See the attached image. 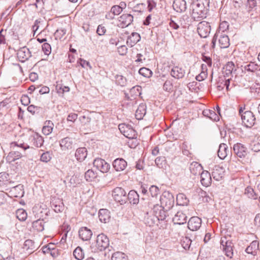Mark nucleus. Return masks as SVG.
I'll use <instances>...</instances> for the list:
<instances>
[{"label": "nucleus", "instance_id": "23", "mask_svg": "<svg viewBox=\"0 0 260 260\" xmlns=\"http://www.w3.org/2000/svg\"><path fill=\"white\" fill-rule=\"evenodd\" d=\"M87 150L85 147H80L76 149L75 156L77 161L82 162L86 158Z\"/></svg>", "mask_w": 260, "mask_h": 260}, {"label": "nucleus", "instance_id": "10", "mask_svg": "<svg viewBox=\"0 0 260 260\" xmlns=\"http://www.w3.org/2000/svg\"><path fill=\"white\" fill-rule=\"evenodd\" d=\"M229 23L226 21H223L221 22L219 24L218 30V31L215 33L214 35L212 40V47H214L215 46L216 40H217L218 36L219 34H223V33L226 31V30L229 28Z\"/></svg>", "mask_w": 260, "mask_h": 260}, {"label": "nucleus", "instance_id": "52", "mask_svg": "<svg viewBox=\"0 0 260 260\" xmlns=\"http://www.w3.org/2000/svg\"><path fill=\"white\" fill-rule=\"evenodd\" d=\"M223 69L226 71H231L234 73L237 70L234 63L232 61L228 62L223 67Z\"/></svg>", "mask_w": 260, "mask_h": 260}, {"label": "nucleus", "instance_id": "56", "mask_svg": "<svg viewBox=\"0 0 260 260\" xmlns=\"http://www.w3.org/2000/svg\"><path fill=\"white\" fill-rule=\"evenodd\" d=\"M250 148L254 152L260 151V140L253 141L250 144Z\"/></svg>", "mask_w": 260, "mask_h": 260}, {"label": "nucleus", "instance_id": "32", "mask_svg": "<svg viewBox=\"0 0 260 260\" xmlns=\"http://www.w3.org/2000/svg\"><path fill=\"white\" fill-rule=\"evenodd\" d=\"M258 242L257 241H253L250 243V245L246 248L245 251L248 254L254 255L257 253L258 250Z\"/></svg>", "mask_w": 260, "mask_h": 260}, {"label": "nucleus", "instance_id": "47", "mask_svg": "<svg viewBox=\"0 0 260 260\" xmlns=\"http://www.w3.org/2000/svg\"><path fill=\"white\" fill-rule=\"evenodd\" d=\"M17 218L20 221H25L27 217L26 212L22 209H18L16 213Z\"/></svg>", "mask_w": 260, "mask_h": 260}, {"label": "nucleus", "instance_id": "37", "mask_svg": "<svg viewBox=\"0 0 260 260\" xmlns=\"http://www.w3.org/2000/svg\"><path fill=\"white\" fill-rule=\"evenodd\" d=\"M33 229L37 232H42L44 230V222L43 219H38L32 223Z\"/></svg>", "mask_w": 260, "mask_h": 260}, {"label": "nucleus", "instance_id": "16", "mask_svg": "<svg viewBox=\"0 0 260 260\" xmlns=\"http://www.w3.org/2000/svg\"><path fill=\"white\" fill-rule=\"evenodd\" d=\"M202 220L200 218L193 216L190 218L188 222V228L189 230L194 231L201 227Z\"/></svg>", "mask_w": 260, "mask_h": 260}, {"label": "nucleus", "instance_id": "25", "mask_svg": "<svg viewBox=\"0 0 260 260\" xmlns=\"http://www.w3.org/2000/svg\"><path fill=\"white\" fill-rule=\"evenodd\" d=\"M224 172V169L222 167L216 165L213 169L212 176L215 180L219 181L222 178Z\"/></svg>", "mask_w": 260, "mask_h": 260}, {"label": "nucleus", "instance_id": "64", "mask_svg": "<svg viewBox=\"0 0 260 260\" xmlns=\"http://www.w3.org/2000/svg\"><path fill=\"white\" fill-rule=\"evenodd\" d=\"M79 120L83 125H85L90 123L91 118L89 116L83 115L79 117Z\"/></svg>", "mask_w": 260, "mask_h": 260}, {"label": "nucleus", "instance_id": "4", "mask_svg": "<svg viewBox=\"0 0 260 260\" xmlns=\"http://www.w3.org/2000/svg\"><path fill=\"white\" fill-rule=\"evenodd\" d=\"M242 110H239L241 119L243 124L247 127H251L255 123V118L253 113L250 111H246L242 113Z\"/></svg>", "mask_w": 260, "mask_h": 260}, {"label": "nucleus", "instance_id": "39", "mask_svg": "<svg viewBox=\"0 0 260 260\" xmlns=\"http://www.w3.org/2000/svg\"><path fill=\"white\" fill-rule=\"evenodd\" d=\"M155 162L159 168L166 169L167 168V161L165 156L157 157L155 160Z\"/></svg>", "mask_w": 260, "mask_h": 260}, {"label": "nucleus", "instance_id": "2", "mask_svg": "<svg viewBox=\"0 0 260 260\" xmlns=\"http://www.w3.org/2000/svg\"><path fill=\"white\" fill-rule=\"evenodd\" d=\"M109 245V240L107 236L104 234H101L97 236L95 242L92 243L91 247L94 252H96L104 250Z\"/></svg>", "mask_w": 260, "mask_h": 260}, {"label": "nucleus", "instance_id": "48", "mask_svg": "<svg viewBox=\"0 0 260 260\" xmlns=\"http://www.w3.org/2000/svg\"><path fill=\"white\" fill-rule=\"evenodd\" d=\"M116 83L117 84L123 87L126 84L127 80L126 78L122 75H116L115 76Z\"/></svg>", "mask_w": 260, "mask_h": 260}, {"label": "nucleus", "instance_id": "36", "mask_svg": "<svg viewBox=\"0 0 260 260\" xmlns=\"http://www.w3.org/2000/svg\"><path fill=\"white\" fill-rule=\"evenodd\" d=\"M228 151L227 145L224 143L221 144L217 152L218 157L221 159H224L227 156Z\"/></svg>", "mask_w": 260, "mask_h": 260}, {"label": "nucleus", "instance_id": "18", "mask_svg": "<svg viewBox=\"0 0 260 260\" xmlns=\"http://www.w3.org/2000/svg\"><path fill=\"white\" fill-rule=\"evenodd\" d=\"M120 26L122 28L129 26L133 21V16L129 14H123L119 18Z\"/></svg>", "mask_w": 260, "mask_h": 260}, {"label": "nucleus", "instance_id": "59", "mask_svg": "<svg viewBox=\"0 0 260 260\" xmlns=\"http://www.w3.org/2000/svg\"><path fill=\"white\" fill-rule=\"evenodd\" d=\"M149 192L152 197H156L159 192V188L155 185H151L149 188Z\"/></svg>", "mask_w": 260, "mask_h": 260}, {"label": "nucleus", "instance_id": "9", "mask_svg": "<svg viewBox=\"0 0 260 260\" xmlns=\"http://www.w3.org/2000/svg\"><path fill=\"white\" fill-rule=\"evenodd\" d=\"M93 166L101 172H107L110 168V166L104 159L100 158L95 159L93 162Z\"/></svg>", "mask_w": 260, "mask_h": 260}, {"label": "nucleus", "instance_id": "46", "mask_svg": "<svg viewBox=\"0 0 260 260\" xmlns=\"http://www.w3.org/2000/svg\"><path fill=\"white\" fill-rule=\"evenodd\" d=\"M73 255L78 260H82L84 258V252L82 249L78 246L73 251Z\"/></svg>", "mask_w": 260, "mask_h": 260}, {"label": "nucleus", "instance_id": "20", "mask_svg": "<svg viewBox=\"0 0 260 260\" xmlns=\"http://www.w3.org/2000/svg\"><path fill=\"white\" fill-rule=\"evenodd\" d=\"M79 237L83 241L89 240L92 235L91 231L87 227H82L79 230Z\"/></svg>", "mask_w": 260, "mask_h": 260}, {"label": "nucleus", "instance_id": "19", "mask_svg": "<svg viewBox=\"0 0 260 260\" xmlns=\"http://www.w3.org/2000/svg\"><path fill=\"white\" fill-rule=\"evenodd\" d=\"M14 182L10 180L9 175L6 172L0 173V186L4 188L11 187Z\"/></svg>", "mask_w": 260, "mask_h": 260}, {"label": "nucleus", "instance_id": "26", "mask_svg": "<svg viewBox=\"0 0 260 260\" xmlns=\"http://www.w3.org/2000/svg\"><path fill=\"white\" fill-rule=\"evenodd\" d=\"M200 175L202 184L206 187L209 186L212 181L210 174L207 171H203Z\"/></svg>", "mask_w": 260, "mask_h": 260}, {"label": "nucleus", "instance_id": "61", "mask_svg": "<svg viewBox=\"0 0 260 260\" xmlns=\"http://www.w3.org/2000/svg\"><path fill=\"white\" fill-rule=\"evenodd\" d=\"M47 248L49 249V251H50V254L53 256H55L57 250L56 248V246L55 244L52 243H50L47 244Z\"/></svg>", "mask_w": 260, "mask_h": 260}, {"label": "nucleus", "instance_id": "28", "mask_svg": "<svg viewBox=\"0 0 260 260\" xmlns=\"http://www.w3.org/2000/svg\"><path fill=\"white\" fill-rule=\"evenodd\" d=\"M127 201L131 204L136 205L139 201V195L134 190H132L129 191L127 195H126V202Z\"/></svg>", "mask_w": 260, "mask_h": 260}, {"label": "nucleus", "instance_id": "55", "mask_svg": "<svg viewBox=\"0 0 260 260\" xmlns=\"http://www.w3.org/2000/svg\"><path fill=\"white\" fill-rule=\"evenodd\" d=\"M56 90L59 94H63L65 92L70 91V88L68 86H62L60 84H57L56 86Z\"/></svg>", "mask_w": 260, "mask_h": 260}, {"label": "nucleus", "instance_id": "63", "mask_svg": "<svg viewBox=\"0 0 260 260\" xmlns=\"http://www.w3.org/2000/svg\"><path fill=\"white\" fill-rule=\"evenodd\" d=\"M14 189L15 191L18 192V194L16 195V197H22L24 193L23 190V186L21 184H19L15 187H14Z\"/></svg>", "mask_w": 260, "mask_h": 260}, {"label": "nucleus", "instance_id": "53", "mask_svg": "<svg viewBox=\"0 0 260 260\" xmlns=\"http://www.w3.org/2000/svg\"><path fill=\"white\" fill-rule=\"evenodd\" d=\"M51 154L49 151L43 153L41 155L40 160L42 161L47 162L51 159Z\"/></svg>", "mask_w": 260, "mask_h": 260}, {"label": "nucleus", "instance_id": "21", "mask_svg": "<svg viewBox=\"0 0 260 260\" xmlns=\"http://www.w3.org/2000/svg\"><path fill=\"white\" fill-rule=\"evenodd\" d=\"M187 217L182 211L177 212L173 218V221L174 224H183L186 222Z\"/></svg>", "mask_w": 260, "mask_h": 260}, {"label": "nucleus", "instance_id": "11", "mask_svg": "<svg viewBox=\"0 0 260 260\" xmlns=\"http://www.w3.org/2000/svg\"><path fill=\"white\" fill-rule=\"evenodd\" d=\"M120 132L126 138L133 139L135 136V131L128 125L120 124L118 126Z\"/></svg>", "mask_w": 260, "mask_h": 260}, {"label": "nucleus", "instance_id": "54", "mask_svg": "<svg viewBox=\"0 0 260 260\" xmlns=\"http://www.w3.org/2000/svg\"><path fill=\"white\" fill-rule=\"evenodd\" d=\"M130 93L133 97L139 95L141 94V87L140 86H134L129 90Z\"/></svg>", "mask_w": 260, "mask_h": 260}, {"label": "nucleus", "instance_id": "14", "mask_svg": "<svg viewBox=\"0 0 260 260\" xmlns=\"http://www.w3.org/2000/svg\"><path fill=\"white\" fill-rule=\"evenodd\" d=\"M30 143L35 147H41L44 143V139L38 133H34L29 138Z\"/></svg>", "mask_w": 260, "mask_h": 260}, {"label": "nucleus", "instance_id": "31", "mask_svg": "<svg viewBox=\"0 0 260 260\" xmlns=\"http://www.w3.org/2000/svg\"><path fill=\"white\" fill-rule=\"evenodd\" d=\"M146 113V106L145 104L142 103L139 105L136 111V118L140 120L143 119Z\"/></svg>", "mask_w": 260, "mask_h": 260}, {"label": "nucleus", "instance_id": "29", "mask_svg": "<svg viewBox=\"0 0 260 260\" xmlns=\"http://www.w3.org/2000/svg\"><path fill=\"white\" fill-rule=\"evenodd\" d=\"M99 217L100 220L104 223L108 222L110 220L109 211L106 209H101L99 212Z\"/></svg>", "mask_w": 260, "mask_h": 260}, {"label": "nucleus", "instance_id": "44", "mask_svg": "<svg viewBox=\"0 0 260 260\" xmlns=\"http://www.w3.org/2000/svg\"><path fill=\"white\" fill-rule=\"evenodd\" d=\"M112 260H127V256L123 252L117 251L112 254Z\"/></svg>", "mask_w": 260, "mask_h": 260}, {"label": "nucleus", "instance_id": "35", "mask_svg": "<svg viewBox=\"0 0 260 260\" xmlns=\"http://www.w3.org/2000/svg\"><path fill=\"white\" fill-rule=\"evenodd\" d=\"M233 244L231 241H226L225 242V247L223 250L225 252V255L230 258H232L233 256Z\"/></svg>", "mask_w": 260, "mask_h": 260}, {"label": "nucleus", "instance_id": "6", "mask_svg": "<svg viewBox=\"0 0 260 260\" xmlns=\"http://www.w3.org/2000/svg\"><path fill=\"white\" fill-rule=\"evenodd\" d=\"M198 32L202 38H207L211 30V26L210 23L207 21H202L198 24Z\"/></svg>", "mask_w": 260, "mask_h": 260}, {"label": "nucleus", "instance_id": "42", "mask_svg": "<svg viewBox=\"0 0 260 260\" xmlns=\"http://www.w3.org/2000/svg\"><path fill=\"white\" fill-rule=\"evenodd\" d=\"M97 177V173L92 170L89 169L85 173V178L88 182L94 180Z\"/></svg>", "mask_w": 260, "mask_h": 260}, {"label": "nucleus", "instance_id": "5", "mask_svg": "<svg viewBox=\"0 0 260 260\" xmlns=\"http://www.w3.org/2000/svg\"><path fill=\"white\" fill-rule=\"evenodd\" d=\"M112 197L114 200L123 205L126 203V192L121 187H116L112 191Z\"/></svg>", "mask_w": 260, "mask_h": 260}, {"label": "nucleus", "instance_id": "51", "mask_svg": "<svg viewBox=\"0 0 260 260\" xmlns=\"http://www.w3.org/2000/svg\"><path fill=\"white\" fill-rule=\"evenodd\" d=\"M203 114L204 116L208 117L210 119L216 120V118L217 117V119H219L218 116H217L216 114L213 111L210 110H204Z\"/></svg>", "mask_w": 260, "mask_h": 260}, {"label": "nucleus", "instance_id": "30", "mask_svg": "<svg viewBox=\"0 0 260 260\" xmlns=\"http://www.w3.org/2000/svg\"><path fill=\"white\" fill-rule=\"evenodd\" d=\"M218 42L220 48H226L230 45V40L226 34H219L218 36Z\"/></svg>", "mask_w": 260, "mask_h": 260}, {"label": "nucleus", "instance_id": "40", "mask_svg": "<svg viewBox=\"0 0 260 260\" xmlns=\"http://www.w3.org/2000/svg\"><path fill=\"white\" fill-rule=\"evenodd\" d=\"M22 154L18 151H12L10 152L8 156L7 159L10 161H14L16 159L21 157Z\"/></svg>", "mask_w": 260, "mask_h": 260}, {"label": "nucleus", "instance_id": "50", "mask_svg": "<svg viewBox=\"0 0 260 260\" xmlns=\"http://www.w3.org/2000/svg\"><path fill=\"white\" fill-rule=\"evenodd\" d=\"M245 194H247L248 198L256 199L257 195L254 192V190L251 187H247L245 189Z\"/></svg>", "mask_w": 260, "mask_h": 260}, {"label": "nucleus", "instance_id": "17", "mask_svg": "<svg viewBox=\"0 0 260 260\" xmlns=\"http://www.w3.org/2000/svg\"><path fill=\"white\" fill-rule=\"evenodd\" d=\"M127 166V162L122 158H117L113 162V168L117 172L123 171Z\"/></svg>", "mask_w": 260, "mask_h": 260}, {"label": "nucleus", "instance_id": "62", "mask_svg": "<svg viewBox=\"0 0 260 260\" xmlns=\"http://www.w3.org/2000/svg\"><path fill=\"white\" fill-rule=\"evenodd\" d=\"M24 247L26 249L33 250L35 248L34 242L31 240H26L24 243Z\"/></svg>", "mask_w": 260, "mask_h": 260}, {"label": "nucleus", "instance_id": "7", "mask_svg": "<svg viewBox=\"0 0 260 260\" xmlns=\"http://www.w3.org/2000/svg\"><path fill=\"white\" fill-rule=\"evenodd\" d=\"M153 210L155 216L158 220H164L169 216L168 210H166L164 206L155 205L153 206Z\"/></svg>", "mask_w": 260, "mask_h": 260}, {"label": "nucleus", "instance_id": "41", "mask_svg": "<svg viewBox=\"0 0 260 260\" xmlns=\"http://www.w3.org/2000/svg\"><path fill=\"white\" fill-rule=\"evenodd\" d=\"M201 68L202 70L201 73L198 76H197L196 77V80L198 81H202L204 80L206 78L207 76V69L206 66L204 64H202L201 66Z\"/></svg>", "mask_w": 260, "mask_h": 260}, {"label": "nucleus", "instance_id": "60", "mask_svg": "<svg viewBox=\"0 0 260 260\" xmlns=\"http://www.w3.org/2000/svg\"><path fill=\"white\" fill-rule=\"evenodd\" d=\"M42 50L46 55H49L51 53V47L49 44L47 43H44L42 46Z\"/></svg>", "mask_w": 260, "mask_h": 260}, {"label": "nucleus", "instance_id": "22", "mask_svg": "<svg viewBox=\"0 0 260 260\" xmlns=\"http://www.w3.org/2000/svg\"><path fill=\"white\" fill-rule=\"evenodd\" d=\"M173 7L175 11L182 13L186 9V3L185 0H175L173 4Z\"/></svg>", "mask_w": 260, "mask_h": 260}, {"label": "nucleus", "instance_id": "3", "mask_svg": "<svg viewBox=\"0 0 260 260\" xmlns=\"http://www.w3.org/2000/svg\"><path fill=\"white\" fill-rule=\"evenodd\" d=\"M161 206L166 210L173 209L174 205V197L173 194L168 191H165L160 198Z\"/></svg>", "mask_w": 260, "mask_h": 260}, {"label": "nucleus", "instance_id": "58", "mask_svg": "<svg viewBox=\"0 0 260 260\" xmlns=\"http://www.w3.org/2000/svg\"><path fill=\"white\" fill-rule=\"evenodd\" d=\"M257 63L255 62H250L244 67V70L247 72H253Z\"/></svg>", "mask_w": 260, "mask_h": 260}, {"label": "nucleus", "instance_id": "57", "mask_svg": "<svg viewBox=\"0 0 260 260\" xmlns=\"http://www.w3.org/2000/svg\"><path fill=\"white\" fill-rule=\"evenodd\" d=\"M139 73L140 75L145 77H149L152 74L151 71L146 68H141L139 71Z\"/></svg>", "mask_w": 260, "mask_h": 260}, {"label": "nucleus", "instance_id": "15", "mask_svg": "<svg viewBox=\"0 0 260 260\" xmlns=\"http://www.w3.org/2000/svg\"><path fill=\"white\" fill-rule=\"evenodd\" d=\"M51 207L56 213L61 212L64 209L62 200L59 198H53L51 201Z\"/></svg>", "mask_w": 260, "mask_h": 260}, {"label": "nucleus", "instance_id": "1", "mask_svg": "<svg viewBox=\"0 0 260 260\" xmlns=\"http://www.w3.org/2000/svg\"><path fill=\"white\" fill-rule=\"evenodd\" d=\"M209 0H195L191 5L192 17L194 20L206 17L207 11L209 6Z\"/></svg>", "mask_w": 260, "mask_h": 260}, {"label": "nucleus", "instance_id": "27", "mask_svg": "<svg viewBox=\"0 0 260 260\" xmlns=\"http://www.w3.org/2000/svg\"><path fill=\"white\" fill-rule=\"evenodd\" d=\"M141 40V37L139 34L137 32H132L127 38L126 43L130 47L134 46Z\"/></svg>", "mask_w": 260, "mask_h": 260}, {"label": "nucleus", "instance_id": "38", "mask_svg": "<svg viewBox=\"0 0 260 260\" xmlns=\"http://www.w3.org/2000/svg\"><path fill=\"white\" fill-rule=\"evenodd\" d=\"M10 147L13 150H16V148H21L23 150H25L29 148V146L24 143H20L19 142H13L10 144Z\"/></svg>", "mask_w": 260, "mask_h": 260}, {"label": "nucleus", "instance_id": "13", "mask_svg": "<svg viewBox=\"0 0 260 260\" xmlns=\"http://www.w3.org/2000/svg\"><path fill=\"white\" fill-rule=\"evenodd\" d=\"M234 153L239 157H245L247 154V148L241 143H237L234 145Z\"/></svg>", "mask_w": 260, "mask_h": 260}, {"label": "nucleus", "instance_id": "8", "mask_svg": "<svg viewBox=\"0 0 260 260\" xmlns=\"http://www.w3.org/2000/svg\"><path fill=\"white\" fill-rule=\"evenodd\" d=\"M75 142L73 138L67 137L59 141V146L62 151L69 150L73 148Z\"/></svg>", "mask_w": 260, "mask_h": 260}, {"label": "nucleus", "instance_id": "33", "mask_svg": "<svg viewBox=\"0 0 260 260\" xmlns=\"http://www.w3.org/2000/svg\"><path fill=\"white\" fill-rule=\"evenodd\" d=\"M189 170L192 174L194 175H200L202 171V167L198 162L193 161L190 164Z\"/></svg>", "mask_w": 260, "mask_h": 260}, {"label": "nucleus", "instance_id": "43", "mask_svg": "<svg viewBox=\"0 0 260 260\" xmlns=\"http://www.w3.org/2000/svg\"><path fill=\"white\" fill-rule=\"evenodd\" d=\"M165 149L167 152L173 153L176 149L175 144L172 141H168L164 144Z\"/></svg>", "mask_w": 260, "mask_h": 260}, {"label": "nucleus", "instance_id": "24", "mask_svg": "<svg viewBox=\"0 0 260 260\" xmlns=\"http://www.w3.org/2000/svg\"><path fill=\"white\" fill-rule=\"evenodd\" d=\"M185 74V70L183 68L178 66L174 67L171 72V76L178 79L182 78Z\"/></svg>", "mask_w": 260, "mask_h": 260}, {"label": "nucleus", "instance_id": "12", "mask_svg": "<svg viewBox=\"0 0 260 260\" xmlns=\"http://www.w3.org/2000/svg\"><path fill=\"white\" fill-rule=\"evenodd\" d=\"M17 55L18 59L22 62L28 59L31 56L30 51L26 47L21 48L18 51Z\"/></svg>", "mask_w": 260, "mask_h": 260}, {"label": "nucleus", "instance_id": "34", "mask_svg": "<svg viewBox=\"0 0 260 260\" xmlns=\"http://www.w3.org/2000/svg\"><path fill=\"white\" fill-rule=\"evenodd\" d=\"M54 124L51 120H47L45 122V125L43 127L42 133L45 135H49L53 131Z\"/></svg>", "mask_w": 260, "mask_h": 260}, {"label": "nucleus", "instance_id": "45", "mask_svg": "<svg viewBox=\"0 0 260 260\" xmlns=\"http://www.w3.org/2000/svg\"><path fill=\"white\" fill-rule=\"evenodd\" d=\"M177 201L180 205L183 206L187 205L189 202L188 199L183 193H179L177 196Z\"/></svg>", "mask_w": 260, "mask_h": 260}, {"label": "nucleus", "instance_id": "49", "mask_svg": "<svg viewBox=\"0 0 260 260\" xmlns=\"http://www.w3.org/2000/svg\"><path fill=\"white\" fill-rule=\"evenodd\" d=\"M256 6V0H247L245 6L246 11L249 13Z\"/></svg>", "mask_w": 260, "mask_h": 260}]
</instances>
